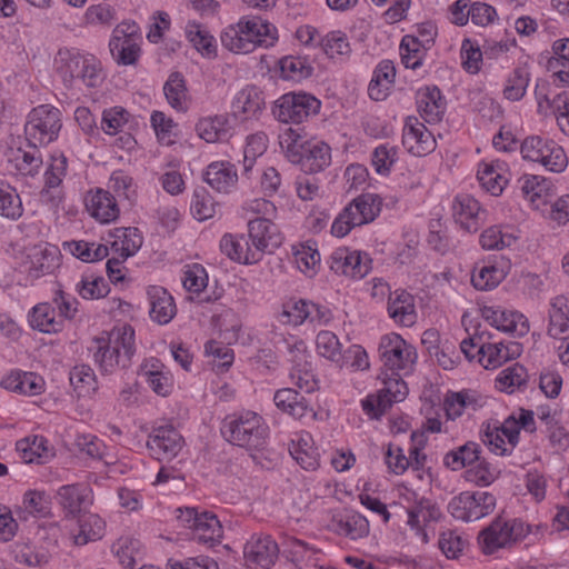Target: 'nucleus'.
Returning a JSON list of instances; mask_svg holds the SVG:
<instances>
[{
  "label": "nucleus",
  "instance_id": "obj_52",
  "mask_svg": "<svg viewBox=\"0 0 569 569\" xmlns=\"http://www.w3.org/2000/svg\"><path fill=\"white\" fill-rule=\"evenodd\" d=\"M188 39L202 56H216L214 38L199 24H193L188 29Z\"/></svg>",
  "mask_w": 569,
  "mask_h": 569
},
{
  "label": "nucleus",
  "instance_id": "obj_61",
  "mask_svg": "<svg viewBox=\"0 0 569 569\" xmlns=\"http://www.w3.org/2000/svg\"><path fill=\"white\" fill-rule=\"evenodd\" d=\"M296 263L303 273L312 276L316 273V266L320 263V253L318 250L309 244L301 246L295 252Z\"/></svg>",
  "mask_w": 569,
  "mask_h": 569
},
{
  "label": "nucleus",
  "instance_id": "obj_1",
  "mask_svg": "<svg viewBox=\"0 0 569 569\" xmlns=\"http://www.w3.org/2000/svg\"><path fill=\"white\" fill-rule=\"evenodd\" d=\"M92 343L90 350L93 351L94 363L101 373L112 375L131 366L136 352L134 330L131 326L124 325L106 336L94 337Z\"/></svg>",
  "mask_w": 569,
  "mask_h": 569
},
{
  "label": "nucleus",
  "instance_id": "obj_6",
  "mask_svg": "<svg viewBox=\"0 0 569 569\" xmlns=\"http://www.w3.org/2000/svg\"><path fill=\"white\" fill-rule=\"evenodd\" d=\"M381 198L373 193H363L355 198L331 226V233L336 237H345L355 227L372 222L381 210Z\"/></svg>",
  "mask_w": 569,
  "mask_h": 569
},
{
  "label": "nucleus",
  "instance_id": "obj_11",
  "mask_svg": "<svg viewBox=\"0 0 569 569\" xmlns=\"http://www.w3.org/2000/svg\"><path fill=\"white\" fill-rule=\"evenodd\" d=\"M495 507L493 495L486 491H465L450 500L448 511L455 519L469 522L488 516Z\"/></svg>",
  "mask_w": 569,
  "mask_h": 569
},
{
  "label": "nucleus",
  "instance_id": "obj_10",
  "mask_svg": "<svg viewBox=\"0 0 569 569\" xmlns=\"http://www.w3.org/2000/svg\"><path fill=\"white\" fill-rule=\"evenodd\" d=\"M529 533V526L520 519L506 521L501 517L496 518L489 527L485 528L479 540L482 543L485 553H493L499 548H505L512 542H517Z\"/></svg>",
  "mask_w": 569,
  "mask_h": 569
},
{
  "label": "nucleus",
  "instance_id": "obj_63",
  "mask_svg": "<svg viewBox=\"0 0 569 569\" xmlns=\"http://www.w3.org/2000/svg\"><path fill=\"white\" fill-rule=\"evenodd\" d=\"M128 111L120 107H114L103 111L101 127L108 134H116L128 120Z\"/></svg>",
  "mask_w": 569,
  "mask_h": 569
},
{
  "label": "nucleus",
  "instance_id": "obj_64",
  "mask_svg": "<svg viewBox=\"0 0 569 569\" xmlns=\"http://www.w3.org/2000/svg\"><path fill=\"white\" fill-rule=\"evenodd\" d=\"M512 240V236L502 234L501 230L497 227L488 228L480 236V243L486 250L503 249L505 247H509Z\"/></svg>",
  "mask_w": 569,
  "mask_h": 569
},
{
  "label": "nucleus",
  "instance_id": "obj_5",
  "mask_svg": "<svg viewBox=\"0 0 569 569\" xmlns=\"http://www.w3.org/2000/svg\"><path fill=\"white\" fill-rule=\"evenodd\" d=\"M54 67L64 83L81 81L88 88H97L103 81L101 63L91 54L77 49L61 48L54 57Z\"/></svg>",
  "mask_w": 569,
  "mask_h": 569
},
{
  "label": "nucleus",
  "instance_id": "obj_20",
  "mask_svg": "<svg viewBox=\"0 0 569 569\" xmlns=\"http://www.w3.org/2000/svg\"><path fill=\"white\" fill-rule=\"evenodd\" d=\"M1 386L12 392L37 396L43 391V379L34 372L12 371L1 380Z\"/></svg>",
  "mask_w": 569,
  "mask_h": 569
},
{
  "label": "nucleus",
  "instance_id": "obj_26",
  "mask_svg": "<svg viewBox=\"0 0 569 569\" xmlns=\"http://www.w3.org/2000/svg\"><path fill=\"white\" fill-rule=\"evenodd\" d=\"M548 335L559 338L569 336V296H557L552 299L549 310Z\"/></svg>",
  "mask_w": 569,
  "mask_h": 569
},
{
  "label": "nucleus",
  "instance_id": "obj_37",
  "mask_svg": "<svg viewBox=\"0 0 569 569\" xmlns=\"http://www.w3.org/2000/svg\"><path fill=\"white\" fill-rule=\"evenodd\" d=\"M109 48L116 62L122 66L136 64L141 53L139 41L132 39L111 38Z\"/></svg>",
  "mask_w": 569,
  "mask_h": 569
},
{
  "label": "nucleus",
  "instance_id": "obj_34",
  "mask_svg": "<svg viewBox=\"0 0 569 569\" xmlns=\"http://www.w3.org/2000/svg\"><path fill=\"white\" fill-rule=\"evenodd\" d=\"M481 447L477 442L469 441L456 450L446 453L443 463L451 470H460L480 460Z\"/></svg>",
  "mask_w": 569,
  "mask_h": 569
},
{
  "label": "nucleus",
  "instance_id": "obj_18",
  "mask_svg": "<svg viewBox=\"0 0 569 569\" xmlns=\"http://www.w3.org/2000/svg\"><path fill=\"white\" fill-rule=\"evenodd\" d=\"M290 361L292 362V369L290 378L293 383L306 392H311L315 389L316 380L315 376L307 368V351L306 346L302 341L295 343L289 348Z\"/></svg>",
  "mask_w": 569,
  "mask_h": 569
},
{
  "label": "nucleus",
  "instance_id": "obj_24",
  "mask_svg": "<svg viewBox=\"0 0 569 569\" xmlns=\"http://www.w3.org/2000/svg\"><path fill=\"white\" fill-rule=\"evenodd\" d=\"M148 295L151 303V319L157 321L159 325L169 323L177 312L173 298L161 287H153L149 290Z\"/></svg>",
  "mask_w": 569,
  "mask_h": 569
},
{
  "label": "nucleus",
  "instance_id": "obj_50",
  "mask_svg": "<svg viewBox=\"0 0 569 569\" xmlns=\"http://www.w3.org/2000/svg\"><path fill=\"white\" fill-rule=\"evenodd\" d=\"M263 106L264 101L256 90H242L233 101V112L252 117L260 112Z\"/></svg>",
  "mask_w": 569,
  "mask_h": 569
},
{
  "label": "nucleus",
  "instance_id": "obj_55",
  "mask_svg": "<svg viewBox=\"0 0 569 569\" xmlns=\"http://www.w3.org/2000/svg\"><path fill=\"white\" fill-rule=\"evenodd\" d=\"M111 238H118L123 240L124 256H122V260H127L129 257L133 256L142 246V237L139 233L137 228H116L112 232H110Z\"/></svg>",
  "mask_w": 569,
  "mask_h": 569
},
{
  "label": "nucleus",
  "instance_id": "obj_53",
  "mask_svg": "<svg viewBox=\"0 0 569 569\" xmlns=\"http://www.w3.org/2000/svg\"><path fill=\"white\" fill-rule=\"evenodd\" d=\"M505 343H488L479 347L477 353L479 362L486 368H497L508 361L507 355L503 352Z\"/></svg>",
  "mask_w": 569,
  "mask_h": 569
},
{
  "label": "nucleus",
  "instance_id": "obj_54",
  "mask_svg": "<svg viewBox=\"0 0 569 569\" xmlns=\"http://www.w3.org/2000/svg\"><path fill=\"white\" fill-rule=\"evenodd\" d=\"M109 284L102 277H83L77 284V291L83 299H99L109 293Z\"/></svg>",
  "mask_w": 569,
  "mask_h": 569
},
{
  "label": "nucleus",
  "instance_id": "obj_32",
  "mask_svg": "<svg viewBox=\"0 0 569 569\" xmlns=\"http://www.w3.org/2000/svg\"><path fill=\"white\" fill-rule=\"evenodd\" d=\"M30 326L44 333H54L61 330L62 321L56 319L54 308L48 303H38L29 316Z\"/></svg>",
  "mask_w": 569,
  "mask_h": 569
},
{
  "label": "nucleus",
  "instance_id": "obj_39",
  "mask_svg": "<svg viewBox=\"0 0 569 569\" xmlns=\"http://www.w3.org/2000/svg\"><path fill=\"white\" fill-rule=\"evenodd\" d=\"M16 449L26 463H41L48 452L47 439L42 436L27 437L17 441Z\"/></svg>",
  "mask_w": 569,
  "mask_h": 569
},
{
  "label": "nucleus",
  "instance_id": "obj_3",
  "mask_svg": "<svg viewBox=\"0 0 569 569\" xmlns=\"http://www.w3.org/2000/svg\"><path fill=\"white\" fill-rule=\"evenodd\" d=\"M221 433L230 443L247 450H262L267 445L269 427L257 412L247 410L228 416Z\"/></svg>",
  "mask_w": 569,
  "mask_h": 569
},
{
  "label": "nucleus",
  "instance_id": "obj_31",
  "mask_svg": "<svg viewBox=\"0 0 569 569\" xmlns=\"http://www.w3.org/2000/svg\"><path fill=\"white\" fill-rule=\"evenodd\" d=\"M197 131L201 139L213 143L226 140L230 136L231 126L229 119L220 114L200 120L197 123Z\"/></svg>",
  "mask_w": 569,
  "mask_h": 569
},
{
  "label": "nucleus",
  "instance_id": "obj_17",
  "mask_svg": "<svg viewBox=\"0 0 569 569\" xmlns=\"http://www.w3.org/2000/svg\"><path fill=\"white\" fill-rule=\"evenodd\" d=\"M86 209L92 218L101 223L117 220L120 213L114 196L102 189L87 194Z\"/></svg>",
  "mask_w": 569,
  "mask_h": 569
},
{
  "label": "nucleus",
  "instance_id": "obj_49",
  "mask_svg": "<svg viewBox=\"0 0 569 569\" xmlns=\"http://www.w3.org/2000/svg\"><path fill=\"white\" fill-rule=\"evenodd\" d=\"M507 333L523 336L529 331V325L523 315L513 311L500 310L495 326Z\"/></svg>",
  "mask_w": 569,
  "mask_h": 569
},
{
  "label": "nucleus",
  "instance_id": "obj_36",
  "mask_svg": "<svg viewBox=\"0 0 569 569\" xmlns=\"http://www.w3.org/2000/svg\"><path fill=\"white\" fill-rule=\"evenodd\" d=\"M222 535V526L217 516L202 512V518L199 520L193 531V540L213 546L221 541Z\"/></svg>",
  "mask_w": 569,
  "mask_h": 569
},
{
  "label": "nucleus",
  "instance_id": "obj_57",
  "mask_svg": "<svg viewBox=\"0 0 569 569\" xmlns=\"http://www.w3.org/2000/svg\"><path fill=\"white\" fill-rule=\"evenodd\" d=\"M396 160L397 149L388 143L380 144L372 152V164L379 174L389 173Z\"/></svg>",
  "mask_w": 569,
  "mask_h": 569
},
{
  "label": "nucleus",
  "instance_id": "obj_19",
  "mask_svg": "<svg viewBox=\"0 0 569 569\" xmlns=\"http://www.w3.org/2000/svg\"><path fill=\"white\" fill-rule=\"evenodd\" d=\"M206 182L218 192H229L238 181L236 166L228 161H217L208 166Z\"/></svg>",
  "mask_w": 569,
  "mask_h": 569
},
{
  "label": "nucleus",
  "instance_id": "obj_15",
  "mask_svg": "<svg viewBox=\"0 0 569 569\" xmlns=\"http://www.w3.org/2000/svg\"><path fill=\"white\" fill-rule=\"evenodd\" d=\"M249 238L254 251L260 258L264 252H272L281 244V237L277 226L269 218H257L248 222Z\"/></svg>",
  "mask_w": 569,
  "mask_h": 569
},
{
  "label": "nucleus",
  "instance_id": "obj_38",
  "mask_svg": "<svg viewBox=\"0 0 569 569\" xmlns=\"http://www.w3.org/2000/svg\"><path fill=\"white\" fill-rule=\"evenodd\" d=\"M168 103L178 111L187 110L186 80L180 72H172L163 86Z\"/></svg>",
  "mask_w": 569,
  "mask_h": 569
},
{
  "label": "nucleus",
  "instance_id": "obj_4",
  "mask_svg": "<svg viewBox=\"0 0 569 569\" xmlns=\"http://www.w3.org/2000/svg\"><path fill=\"white\" fill-rule=\"evenodd\" d=\"M222 46L234 53H249L257 47L268 48L277 40V30L260 19L240 21L221 33Z\"/></svg>",
  "mask_w": 569,
  "mask_h": 569
},
{
  "label": "nucleus",
  "instance_id": "obj_51",
  "mask_svg": "<svg viewBox=\"0 0 569 569\" xmlns=\"http://www.w3.org/2000/svg\"><path fill=\"white\" fill-rule=\"evenodd\" d=\"M58 266V253L54 248L44 249L31 256L30 273L39 278L46 273H51Z\"/></svg>",
  "mask_w": 569,
  "mask_h": 569
},
{
  "label": "nucleus",
  "instance_id": "obj_16",
  "mask_svg": "<svg viewBox=\"0 0 569 569\" xmlns=\"http://www.w3.org/2000/svg\"><path fill=\"white\" fill-rule=\"evenodd\" d=\"M183 439L171 426H162L149 436L147 447L158 460L176 457L181 450Z\"/></svg>",
  "mask_w": 569,
  "mask_h": 569
},
{
  "label": "nucleus",
  "instance_id": "obj_41",
  "mask_svg": "<svg viewBox=\"0 0 569 569\" xmlns=\"http://www.w3.org/2000/svg\"><path fill=\"white\" fill-rule=\"evenodd\" d=\"M506 276L507 270L503 266L488 264L473 271L471 282L477 290L488 291L495 289Z\"/></svg>",
  "mask_w": 569,
  "mask_h": 569
},
{
  "label": "nucleus",
  "instance_id": "obj_8",
  "mask_svg": "<svg viewBox=\"0 0 569 569\" xmlns=\"http://www.w3.org/2000/svg\"><path fill=\"white\" fill-rule=\"evenodd\" d=\"M320 108V100L310 93L288 92L273 102L272 114L280 122L299 124L317 116Z\"/></svg>",
  "mask_w": 569,
  "mask_h": 569
},
{
  "label": "nucleus",
  "instance_id": "obj_13",
  "mask_svg": "<svg viewBox=\"0 0 569 569\" xmlns=\"http://www.w3.org/2000/svg\"><path fill=\"white\" fill-rule=\"evenodd\" d=\"M278 545L270 536H253L243 547V556L249 569H269L278 558Z\"/></svg>",
  "mask_w": 569,
  "mask_h": 569
},
{
  "label": "nucleus",
  "instance_id": "obj_23",
  "mask_svg": "<svg viewBox=\"0 0 569 569\" xmlns=\"http://www.w3.org/2000/svg\"><path fill=\"white\" fill-rule=\"evenodd\" d=\"M221 251L231 260L244 264L257 263L260 260L259 251H254L244 238H236L232 234H224L220 240Z\"/></svg>",
  "mask_w": 569,
  "mask_h": 569
},
{
  "label": "nucleus",
  "instance_id": "obj_28",
  "mask_svg": "<svg viewBox=\"0 0 569 569\" xmlns=\"http://www.w3.org/2000/svg\"><path fill=\"white\" fill-rule=\"evenodd\" d=\"M396 68L391 60H382L375 69L373 77L368 87V94L372 100L381 101L388 94L389 87L393 83Z\"/></svg>",
  "mask_w": 569,
  "mask_h": 569
},
{
  "label": "nucleus",
  "instance_id": "obj_48",
  "mask_svg": "<svg viewBox=\"0 0 569 569\" xmlns=\"http://www.w3.org/2000/svg\"><path fill=\"white\" fill-rule=\"evenodd\" d=\"M83 19L86 24L109 27L117 19V11L111 4L100 2L89 6Z\"/></svg>",
  "mask_w": 569,
  "mask_h": 569
},
{
  "label": "nucleus",
  "instance_id": "obj_12",
  "mask_svg": "<svg viewBox=\"0 0 569 569\" xmlns=\"http://www.w3.org/2000/svg\"><path fill=\"white\" fill-rule=\"evenodd\" d=\"M379 353L383 366L398 377L400 370L409 368L417 359L415 348L398 333L386 335L381 338Z\"/></svg>",
  "mask_w": 569,
  "mask_h": 569
},
{
  "label": "nucleus",
  "instance_id": "obj_22",
  "mask_svg": "<svg viewBox=\"0 0 569 569\" xmlns=\"http://www.w3.org/2000/svg\"><path fill=\"white\" fill-rule=\"evenodd\" d=\"M418 110L423 120L428 123H438L442 120L446 111V100L437 87L426 88L420 92Z\"/></svg>",
  "mask_w": 569,
  "mask_h": 569
},
{
  "label": "nucleus",
  "instance_id": "obj_14",
  "mask_svg": "<svg viewBox=\"0 0 569 569\" xmlns=\"http://www.w3.org/2000/svg\"><path fill=\"white\" fill-rule=\"evenodd\" d=\"M402 144L411 154L422 157L435 150L436 139L423 123L409 117L403 127Z\"/></svg>",
  "mask_w": 569,
  "mask_h": 569
},
{
  "label": "nucleus",
  "instance_id": "obj_44",
  "mask_svg": "<svg viewBox=\"0 0 569 569\" xmlns=\"http://www.w3.org/2000/svg\"><path fill=\"white\" fill-rule=\"evenodd\" d=\"M527 379V369L520 363H513L499 373L496 383L499 390L511 393L516 387L520 388L526 385Z\"/></svg>",
  "mask_w": 569,
  "mask_h": 569
},
{
  "label": "nucleus",
  "instance_id": "obj_58",
  "mask_svg": "<svg viewBox=\"0 0 569 569\" xmlns=\"http://www.w3.org/2000/svg\"><path fill=\"white\" fill-rule=\"evenodd\" d=\"M316 345L319 355L322 357L332 361L340 359V342L333 332L327 330L320 331L317 335Z\"/></svg>",
  "mask_w": 569,
  "mask_h": 569
},
{
  "label": "nucleus",
  "instance_id": "obj_62",
  "mask_svg": "<svg viewBox=\"0 0 569 569\" xmlns=\"http://www.w3.org/2000/svg\"><path fill=\"white\" fill-rule=\"evenodd\" d=\"M207 281L208 274L206 269L194 263L184 271L182 283L188 291L199 293L207 287Z\"/></svg>",
  "mask_w": 569,
  "mask_h": 569
},
{
  "label": "nucleus",
  "instance_id": "obj_56",
  "mask_svg": "<svg viewBox=\"0 0 569 569\" xmlns=\"http://www.w3.org/2000/svg\"><path fill=\"white\" fill-rule=\"evenodd\" d=\"M478 180L480 184L492 196H499L507 180L499 174L492 166L485 163L478 170Z\"/></svg>",
  "mask_w": 569,
  "mask_h": 569
},
{
  "label": "nucleus",
  "instance_id": "obj_2",
  "mask_svg": "<svg viewBox=\"0 0 569 569\" xmlns=\"http://www.w3.org/2000/svg\"><path fill=\"white\" fill-rule=\"evenodd\" d=\"M279 144L287 159L306 173H317L331 162L330 147L318 139H308L302 129L286 128L279 134Z\"/></svg>",
  "mask_w": 569,
  "mask_h": 569
},
{
  "label": "nucleus",
  "instance_id": "obj_33",
  "mask_svg": "<svg viewBox=\"0 0 569 569\" xmlns=\"http://www.w3.org/2000/svg\"><path fill=\"white\" fill-rule=\"evenodd\" d=\"M106 532V522L96 513L79 519V532L73 535V543L84 546L90 541L100 540Z\"/></svg>",
  "mask_w": 569,
  "mask_h": 569
},
{
  "label": "nucleus",
  "instance_id": "obj_42",
  "mask_svg": "<svg viewBox=\"0 0 569 569\" xmlns=\"http://www.w3.org/2000/svg\"><path fill=\"white\" fill-rule=\"evenodd\" d=\"M279 64L282 77L293 81L307 79L313 72V67L306 57H283Z\"/></svg>",
  "mask_w": 569,
  "mask_h": 569
},
{
  "label": "nucleus",
  "instance_id": "obj_43",
  "mask_svg": "<svg viewBox=\"0 0 569 569\" xmlns=\"http://www.w3.org/2000/svg\"><path fill=\"white\" fill-rule=\"evenodd\" d=\"M219 203L216 202L212 196L203 188L196 189L191 201V213L199 220L204 221L211 219L217 213Z\"/></svg>",
  "mask_w": 569,
  "mask_h": 569
},
{
  "label": "nucleus",
  "instance_id": "obj_27",
  "mask_svg": "<svg viewBox=\"0 0 569 569\" xmlns=\"http://www.w3.org/2000/svg\"><path fill=\"white\" fill-rule=\"evenodd\" d=\"M389 316L398 323L410 327L416 321L413 298L406 291L393 292L388 301Z\"/></svg>",
  "mask_w": 569,
  "mask_h": 569
},
{
  "label": "nucleus",
  "instance_id": "obj_21",
  "mask_svg": "<svg viewBox=\"0 0 569 569\" xmlns=\"http://www.w3.org/2000/svg\"><path fill=\"white\" fill-rule=\"evenodd\" d=\"M273 401L278 409L290 415L295 419H301L308 413L313 412V409L309 407L307 399L292 388H283L276 391Z\"/></svg>",
  "mask_w": 569,
  "mask_h": 569
},
{
  "label": "nucleus",
  "instance_id": "obj_45",
  "mask_svg": "<svg viewBox=\"0 0 569 569\" xmlns=\"http://www.w3.org/2000/svg\"><path fill=\"white\" fill-rule=\"evenodd\" d=\"M401 61L406 68L417 69L422 64L421 41L418 37L407 34L400 43Z\"/></svg>",
  "mask_w": 569,
  "mask_h": 569
},
{
  "label": "nucleus",
  "instance_id": "obj_25",
  "mask_svg": "<svg viewBox=\"0 0 569 569\" xmlns=\"http://www.w3.org/2000/svg\"><path fill=\"white\" fill-rule=\"evenodd\" d=\"M87 487L79 483L61 486L56 495L59 506L66 512V517H77L87 499Z\"/></svg>",
  "mask_w": 569,
  "mask_h": 569
},
{
  "label": "nucleus",
  "instance_id": "obj_30",
  "mask_svg": "<svg viewBox=\"0 0 569 569\" xmlns=\"http://www.w3.org/2000/svg\"><path fill=\"white\" fill-rule=\"evenodd\" d=\"M8 162L23 176H34L42 166V157L37 148L26 151L21 148L10 149L7 153Z\"/></svg>",
  "mask_w": 569,
  "mask_h": 569
},
{
  "label": "nucleus",
  "instance_id": "obj_46",
  "mask_svg": "<svg viewBox=\"0 0 569 569\" xmlns=\"http://www.w3.org/2000/svg\"><path fill=\"white\" fill-rule=\"evenodd\" d=\"M371 259L367 254L361 256L359 251H349L346 248V262H343L342 274L353 279L365 278L371 269Z\"/></svg>",
  "mask_w": 569,
  "mask_h": 569
},
{
  "label": "nucleus",
  "instance_id": "obj_35",
  "mask_svg": "<svg viewBox=\"0 0 569 569\" xmlns=\"http://www.w3.org/2000/svg\"><path fill=\"white\" fill-rule=\"evenodd\" d=\"M23 214V206L17 190L9 183L0 180V217L17 221Z\"/></svg>",
  "mask_w": 569,
  "mask_h": 569
},
{
  "label": "nucleus",
  "instance_id": "obj_9",
  "mask_svg": "<svg viewBox=\"0 0 569 569\" xmlns=\"http://www.w3.org/2000/svg\"><path fill=\"white\" fill-rule=\"evenodd\" d=\"M525 160L538 162L551 172H562L568 166L565 150L555 141L540 136H529L520 144Z\"/></svg>",
  "mask_w": 569,
  "mask_h": 569
},
{
  "label": "nucleus",
  "instance_id": "obj_59",
  "mask_svg": "<svg viewBox=\"0 0 569 569\" xmlns=\"http://www.w3.org/2000/svg\"><path fill=\"white\" fill-rule=\"evenodd\" d=\"M528 82V73L521 68L515 69L512 76L508 79L507 86L505 87V97L511 101L520 100L526 93Z\"/></svg>",
  "mask_w": 569,
  "mask_h": 569
},
{
  "label": "nucleus",
  "instance_id": "obj_7",
  "mask_svg": "<svg viewBox=\"0 0 569 569\" xmlns=\"http://www.w3.org/2000/svg\"><path fill=\"white\" fill-rule=\"evenodd\" d=\"M60 129V110L49 104H41L29 113L24 133L29 146L38 148L57 139Z\"/></svg>",
  "mask_w": 569,
  "mask_h": 569
},
{
  "label": "nucleus",
  "instance_id": "obj_29",
  "mask_svg": "<svg viewBox=\"0 0 569 569\" xmlns=\"http://www.w3.org/2000/svg\"><path fill=\"white\" fill-rule=\"evenodd\" d=\"M453 217L467 231L476 232L478 223L476 221L480 211L479 202L469 194L457 196L452 206Z\"/></svg>",
  "mask_w": 569,
  "mask_h": 569
},
{
  "label": "nucleus",
  "instance_id": "obj_47",
  "mask_svg": "<svg viewBox=\"0 0 569 569\" xmlns=\"http://www.w3.org/2000/svg\"><path fill=\"white\" fill-rule=\"evenodd\" d=\"M23 506L34 517L47 518L51 515V498L44 491H27L23 496Z\"/></svg>",
  "mask_w": 569,
  "mask_h": 569
},
{
  "label": "nucleus",
  "instance_id": "obj_40",
  "mask_svg": "<svg viewBox=\"0 0 569 569\" xmlns=\"http://www.w3.org/2000/svg\"><path fill=\"white\" fill-rule=\"evenodd\" d=\"M69 380L78 397L89 396L97 389L96 373L89 365L74 366L70 371Z\"/></svg>",
  "mask_w": 569,
  "mask_h": 569
},
{
  "label": "nucleus",
  "instance_id": "obj_60",
  "mask_svg": "<svg viewBox=\"0 0 569 569\" xmlns=\"http://www.w3.org/2000/svg\"><path fill=\"white\" fill-rule=\"evenodd\" d=\"M151 124L161 143L170 146L174 142L173 128L176 127V123L172 119L167 118L161 111H153L151 114Z\"/></svg>",
  "mask_w": 569,
  "mask_h": 569
}]
</instances>
